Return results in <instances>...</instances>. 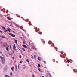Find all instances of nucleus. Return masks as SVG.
<instances>
[{"instance_id": "f257e3e1", "label": "nucleus", "mask_w": 77, "mask_h": 77, "mask_svg": "<svg viewBox=\"0 0 77 77\" xmlns=\"http://www.w3.org/2000/svg\"><path fill=\"white\" fill-rule=\"evenodd\" d=\"M9 35H10V36H12V37H13L14 38V37H15V35L14 34V35L12 33H9Z\"/></svg>"}, {"instance_id": "f03ea898", "label": "nucleus", "mask_w": 77, "mask_h": 77, "mask_svg": "<svg viewBox=\"0 0 77 77\" xmlns=\"http://www.w3.org/2000/svg\"><path fill=\"white\" fill-rule=\"evenodd\" d=\"M22 46H23V47H24L25 48H27V46H26V45H22Z\"/></svg>"}, {"instance_id": "7ed1b4c3", "label": "nucleus", "mask_w": 77, "mask_h": 77, "mask_svg": "<svg viewBox=\"0 0 77 77\" xmlns=\"http://www.w3.org/2000/svg\"><path fill=\"white\" fill-rule=\"evenodd\" d=\"M9 47V46H8V47L6 48V49L7 51H9V48L8 47Z\"/></svg>"}, {"instance_id": "20e7f679", "label": "nucleus", "mask_w": 77, "mask_h": 77, "mask_svg": "<svg viewBox=\"0 0 77 77\" xmlns=\"http://www.w3.org/2000/svg\"><path fill=\"white\" fill-rule=\"evenodd\" d=\"M8 46V44H7V43H6L5 45H4L3 46V47H7Z\"/></svg>"}, {"instance_id": "39448f33", "label": "nucleus", "mask_w": 77, "mask_h": 77, "mask_svg": "<svg viewBox=\"0 0 77 77\" xmlns=\"http://www.w3.org/2000/svg\"><path fill=\"white\" fill-rule=\"evenodd\" d=\"M7 31H8V32H10V28H9V27L8 28V29L7 30Z\"/></svg>"}, {"instance_id": "423d86ee", "label": "nucleus", "mask_w": 77, "mask_h": 77, "mask_svg": "<svg viewBox=\"0 0 77 77\" xmlns=\"http://www.w3.org/2000/svg\"><path fill=\"white\" fill-rule=\"evenodd\" d=\"M38 60H39L40 61H41V58H40L39 57H38Z\"/></svg>"}, {"instance_id": "0eeeda50", "label": "nucleus", "mask_w": 77, "mask_h": 77, "mask_svg": "<svg viewBox=\"0 0 77 77\" xmlns=\"http://www.w3.org/2000/svg\"><path fill=\"white\" fill-rule=\"evenodd\" d=\"M15 42L16 44H17V43H18V41H17V40H15Z\"/></svg>"}, {"instance_id": "6e6552de", "label": "nucleus", "mask_w": 77, "mask_h": 77, "mask_svg": "<svg viewBox=\"0 0 77 77\" xmlns=\"http://www.w3.org/2000/svg\"><path fill=\"white\" fill-rule=\"evenodd\" d=\"M7 19H8V20H11V18L8 17H7Z\"/></svg>"}, {"instance_id": "1a4fd4ad", "label": "nucleus", "mask_w": 77, "mask_h": 77, "mask_svg": "<svg viewBox=\"0 0 77 77\" xmlns=\"http://www.w3.org/2000/svg\"><path fill=\"white\" fill-rule=\"evenodd\" d=\"M5 77H10L9 76H8L7 75H5Z\"/></svg>"}, {"instance_id": "9d476101", "label": "nucleus", "mask_w": 77, "mask_h": 77, "mask_svg": "<svg viewBox=\"0 0 77 77\" xmlns=\"http://www.w3.org/2000/svg\"><path fill=\"white\" fill-rule=\"evenodd\" d=\"M14 67H12L11 68V70L13 71H14Z\"/></svg>"}, {"instance_id": "9b49d317", "label": "nucleus", "mask_w": 77, "mask_h": 77, "mask_svg": "<svg viewBox=\"0 0 77 77\" xmlns=\"http://www.w3.org/2000/svg\"><path fill=\"white\" fill-rule=\"evenodd\" d=\"M26 62H28V63H29V60H28V59H27V60H26Z\"/></svg>"}, {"instance_id": "f8f14e48", "label": "nucleus", "mask_w": 77, "mask_h": 77, "mask_svg": "<svg viewBox=\"0 0 77 77\" xmlns=\"http://www.w3.org/2000/svg\"><path fill=\"white\" fill-rule=\"evenodd\" d=\"M15 67L16 68V71H17V65H15Z\"/></svg>"}, {"instance_id": "ddd939ff", "label": "nucleus", "mask_w": 77, "mask_h": 77, "mask_svg": "<svg viewBox=\"0 0 77 77\" xmlns=\"http://www.w3.org/2000/svg\"><path fill=\"white\" fill-rule=\"evenodd\" d=\"M1 38H6V37H5L4 36H2Z\"/></svg>"}, {"instance_id": "4468645a", "label": "nucleus", "mask_w": 77, "mask_h": 77, "mask_svg": "<svg viewBox=\"0 0 77 77\" xmlns=\"http://www.w3.org/2000/svg\"><path fill=\"white\" fill-rule=\"evenodd\" d=\"M13 48H16V46H15V44H14V46Z\"/></svg>"}, {"instance_id": "2eb2a0df", "label": "nucleus", "mask_w": 77, "mask_h": 77, "mask_svg": "<svg viewBox=\"0 0 77 77\" xmlns=\"http://www.w3.org/2000/svg\"><path fill=\"white\" fill-rule=\"evenodd\" d=\"M10 75L11 76H12V72H11L10 73Z\"/></svg>"}, {"instance_id": "dca6fc26", "label": "nucleus", "mask_w": 77, "mask_h": 77, "mask_svg": "<svg viewBox=\"0 0 77 77\" xmlns=\"http://www.w3.org/2000/svg\"><path fill=\"white\" fill-rule=\"evenodd\" d=\"M0 57V58H1V59H3V57H2V56H1Z\"/></svg>"}, {"instance_id": "f3484780", "label": "nucleus", "mask_w": 77, "mask_h": 77, "mask_svg": "<svg viewBox=\"0 0 77 77\" xmlns=\"http://www.w3.org/2000/svg\"><path fill=\"white\" fill-rule=\"evenodd\" d=\"M2 29L3 30H6V28L5 27H3Z\"/></svg>"}, {"instance_id": "a211bd4d", "label": "nucleus", "mask_w": 77, "mask_h": 77, "mask_svg": "<svg viewBox=\"0 0 77 77\" xmlns=\"http://www.w3.org/2000/svg\"><path fill=\"white\" fill-rule=\"evenodd\" d=\"M38 67H41V65H40V64H38Z\"/></svg>"}, {"instance_id": "6ab92c4d", "label": "nucleus", "mask_w": 77, "mask_h": 77, "mask_svg": "<svg viewBox=\"0 0 77 77\" xmlns=\"http://www.w3.org/2000/svg\"><path fill=\"white\" fill-rule=\"evenodd\" d=\"M22 49L23 50V51H26V50H25V49H24V48H23Z\"/></svg>"}, {"instance_id": "aec40b11", "label": "nucleus", "mask_w": 77, "mask_h": 77, "mask_svg": "<svg viewBox=\"0 0 77 77\" xmlns=\"http://www.w3.org/2000/svg\"><path fill=\"white\" fill-rule=\"evenodd\" d=\"M19 57L20 58H21V57H21L20 55H19Z\"/></svg>"}, {"instance_id": "412c9836", "label": "nucleus", "mask_w": 77, "mask_h": 77, "mask_svg": "<svg viewBox=\"0 0 77 77\" xmlns=\"http://www.w3.org/2000/svg\"><path fill=\"white\" fill-rule=\"evenodd\" d=\"M67 62H68V63H69V62H70V61H69V60H67Z\"/></svg>"}, {"instance_id": "4be33fe9", "label": "nucleus", "mask_w": 77, "mask_h": 77, "mask_svg": "<svg viewBox=\"0 0 77 77\" xmlns=\"http://www.w3.org/2000/svg\"><path fill=\"white\" fill-rule=\"evenodd\" d=\"M22 62H23V61H20V62H19V63H22Z\"/></svg>"}, {"instance_id": "5701e85b", "label": "nucleus", "mask_w": 77, "mask_h": 77, "mask_svg": "<svg viewBox=\"0 0 77 77\" xmlns=\"http://www.w3.org/2000/svg\"><path fill=\"white\" fill-rule=\"evenodd\" d=\"M13 49L14 50H16V49H15V48H13Z\"/></svg>"}, {"instance_id": "b1692460", "label": "nucleus", "mask_w": 77, "mask_h": 77, "mask_svg": "<svg viewBox=\"0 0 77 77\" xmlns=\"http://www.w3.org/2000/svg\"><path fill=\"white\" fill-rule=\"evenodd\" d=\"M7 30H5V31H4V32H7Z\"/></svg>"}, {"instance_id": "393cba45", "label": "nucleus", "mask_w": 77, "mask_h": 77, "mask_svg": "<svg viewBox=\"0 0 77 77\" xmlns=\"http://www.w3.org/2000/svg\"><path fill=\"white\" fill-rule=\"evenodd\" d=\"M12 58H13V60H14L15 59V58L14 57H13Z\"/></svg>"}, {"instance_id": "a878e982", "label": "nucleus", "mask_w": 77, "mask_h": 77, "mask_svg": "<svg viewBox=\"0 0 77 77\" xmlns=\"http://www.w3.org/2000/svg\"><path fill=\"white\" fill-rule=\"evenodd\" d=\"M0 33H3V32L1 31H0Z\"/></svg>"}, {"instance_id": "bb28decb", "label": "nucleus", "mask_w": 77, "mask_h": 77, "mask_svg": "<svg viewBox=\"0 0 77 77\" xmlns=\"http://www.w3.org/2000/svg\"><path fill=\"white\" fill-rule=\"evenodd\" d=\"M32 77H35V75H34V74H32Z\"/></svg>"}, {"instance_id": "cd10ccee", "label": "nucleus", "mask_w": 77, "mask_h": 77, "mask_svg": "<svg viewBox=\"0 0 77 77\" xmlns=\"http://www.w3.org/2000/svg\"><path fill=\"white\" fill-rule=\"evenodd\" d=\"M56 51H57V48H55Z\"/></svg>"}, {"instance_id": "c85d7f7f", "label": "nucleus", "mask_w": 77, "mask_h": 77, "mask_svg": "<svg viewBox=\"0 0 77 77\" xmlns=\"http://www.w3.org/2000/svg\"><path fill=\"white\" fill-rule=\"evenodd\" d=\"M45 41H43V43H44V44H45Z\"/></svg>"}, {"instance_id": "c756f323", "label": "nucleus", "mask_w": 77, "mask_h": 77, "mask_svg": "<svg viewBox=\"0 0 77 77\" xmlns=\"http://www.w3.org/2000/svg\"><path fill=\"white\" fill-rule=\"evenodd\" d=\"M10 48H12V47H11V45H10Z\"/></svg>"}, {"instance_id": "7c9ffc66", "label": "nucleus", "mask_w": 77, "mask_h": 77, "mask_svg": "<svg viewBox=\"0 0 77 77\" xmlns=\"http://www.w3.org/2000/svg\"><path fill=\"white\" fill-rule=\"evenodd\" d=\"M23 43L24 44H25L26 43L25 42H24V41L23 42Z\"/></svg>"}, {"instance_id": "2f4dec72", "label": "nucleus", "mask_w": 77, "mask_h": 77, "mask_svg": "<svg viewBox=\"0 0 77 77\" xmlns=\"http://www.w3.org/2000/svg\"><path fill=\"white\" fill-rule=\"evenodd\" d=\"M32 57V59H33V57L32 55H31Z\"/></svg>"}, {"instance_id": "473e14b6", "label": "nucleus", "mask_w": 77, "mask_h": 77, "mask_svg": "<svg viewBox=\"0 0 77 77\" xmlns=\"http://www.w3.org/2000/svg\"><path fill=\"white\" fill-rule=\"evenodd\" d=\"M38 70L39 71H40V69H39V68H38Z\"/></svg>"}, {"instance_id": "72a5a7b5", "label": "nucleus", "mask_w": 77, "mask_h": 77, "mask_svg": "<svg viewBox=\"0 0 77 77\" xmlns=\"http://www.w3.org/2000/svg\"><path fill=\"white\" fill-rule=\"evenodd\" d=\"M61 53H62V54H63V52H61Z\"/></svg>"}, {"instance_id": "f704fd0d", "label": "nucleus", "mask_w": 77, "mask_h": 77, "mask_svg": "<svg viewBox=\"0 0 77 77\" xmlns=\"http://www.w3.org/2000/svg\"><path fill=\"white\" fill-rule=\"evenodd\" d=\"M34 57H35V58H36V56L34 55Z\"/></svg>"}, {"instance_id": "c9c22d12", "label": "nucleus", "mask_w": 77, "mask_h": 77, "mask_svg": "<svg viewBox=\"0 0 77 77\" xmlns=\"http://www.w3.org/2000/svg\"><path fill=\"white\" fill-rule=\"evenodd\" d=\"M44 62V63H46V62H45V61H43Z\"/></svg>"}, {"instance_id": "e433bc0d", "label": "nucleus", "mask_w": 77, "mask_h": 77, "mask_svg": "<svg viewBox=\"0 0 77 77\" xmlns=\"http://www.w3.org/2000/svg\"><path fill=\"white\" fill-rule=\"evenodd\" d=\"M13 53H14V51H13Z\"/></svg>"}, {"instance_id": "4c0bfd02", "label": "nucleus", "mask_w": 77, "mask_h": 77, "mask_svg": "<svg viewBox=\"0 0 77 77\" xmlns=\"http://www.w3.org/2000/svg\"><path fill=\"white\" fill-rule=\"evenodd\" d=\"M31 23V22H30V21H29V23Z\"/></svg>"}, {"instance_id": "58836bf2", "label": "nucleus", "mask_w": 77, "mask_h": 77, "mask_svg": "<svg viewBox=\"0 0 77 77\" xmlns=\"http://www.w3.org/2000/svg\"><path fill=\"white\" fill-rule=\"evenodd\" d=\"M0 53H1V54H2V52H0Z\"/></svg>"}, {"instance_id": "ea45409f", "label": "nucleus", "mask_w": 77, "mask_h": 77, "mask_svg": "<svg viewBox=\"0 0 77 77\" xmlns=\"http://www.w3.org/2000/svg\"><path fill=\"white\" fill-rule=\"evenodd\" d=\"M56 62H57V63H58V61H56Z\"/></svg>"}, {"instance_id": "a19ab883", "label": "nucleus", "mask_w": 77, "mask_h": 77, "mask_svg": "<svg viewBox=\"0 0 77 77\" xmlns=\"http://www.w3.org/2000/svg\"><path fill=\"white\" fill-rule=\"evenodd\" d=\"M10 55H11V56H12V54H10Z\"/></svg>"}, {"instance_id": "79ce46f5", "label": "nucleus", "mask_w": 77, "mask_h": 77, "mask_svg": "<svg viewBox=\"0 0 77 77\" xmlns=\"http://www.w3.org/2000/svg\"><path fill=\"white\" fill-rule=\"evenodd\" d=\"M1 44H2V42H1Z\"/></svg>"}, {"instance_id": "37998d69", "label": "nucleus", "mask_w": 77, "mask_h": 77, "mask_svg": "<svg viewBox=\"0 0 77 77\" xmlns=\"http://www.w3.org/2000/svg\"><path fill=\"white\" fill-rule=\"evenodd\" d=\"M18 68H19V65H18Z\"/></svg>"}, {"instance_id": "c03bdc74", "label": "nucleus", "mask_w": 77, "mask_h": 77, "mask_svg": "<svg viewBox=\"0 0 77 77\" xmlns=\"http://www.w3.org/2000/svg\"><path fill=\"white\" fill-rule=\"evenodd\" d=\"M5 63V62H4L3 63V64H4Z\"/></svg>"}, {"instance_id": "a18cd8bd", "label": "nucleus", "mask_w": 77, "mask_h": 77, "mask_svg": "<svg viewBox=\"0 0 77 77\" xmlns=\"http://www.w3.org/2000/svg\"><path fill=\"white\" fill-rule=\"evenodd\" d=\"M42 77H44V76H42Z\"/></svg>"}, {"instance_id": "49530a36", "label": "nucleus", "mask_w": 77, "mask_h": 77, "mask_svg": "<svg viewBox=\"0 0 77 77\" xmlns=\"http://www.w3.org/2000/svg\"><path fill=\"white\" fill-rule=\"evenodd\" d=\"M0 37H1V36H0Z\"/></svg>"}]
</instances>
